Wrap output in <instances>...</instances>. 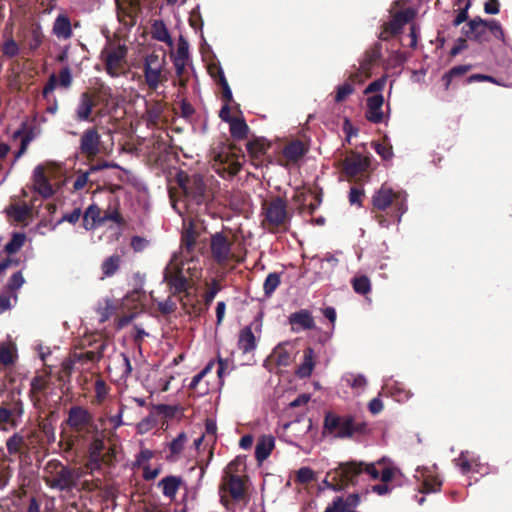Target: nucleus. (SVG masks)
Segmentation results:
<instances>
[{"label": "nucleus", "mask_w": 512, "mask_h": 512, "mask_svg": "<svg viewBox=\"0 0 512 512\" xmlns=\"http://www.w3.org/2000/svg\"><path fill=\"white\" fill-rule=\"evenodd\" d=\"M406 202L405 192H395L391 187L383 184L372 196L371 212L381 227L388 228L401 221L403 214L407 211Z\"/></svg>", "instance_id": "obj_1"}, {"label": "nucleus", "mask_w": 512, "mask_h": 512, "mask_svg": "<svg viewBox=\"0 0 512 512\" xmlns=\"http://www.w3.org/2000/svg\"><path fill=\"white\" fill-rule=\"evenodd\" d=\"M178 188L175 191H170L172 207L183 218V225L185 233L183 241L187 249L192 246V218L190 217L191 211V196H190V179L187 174L180 171L176 175Z\"/></svg>", "instance_id": "obj_2"}, {"label": "nucleus", "mask_w": 512, "mask_h": 512, "mask_svg": "<svg viewBox=\"0 0 512 512\" xmlns=\"http://www.w3.org/2000/svg\"><path fill=\"white\" fill-rule=\"evenodd\" d=\"M324 433L332 435L334 438L348 439L358 435L368 433V425L357 416L347 414L338 415L333 412H327L323 422Z\"/></svg>", "instance_id": "obj_3"}, {"label": "nucleus", "mask_w": 512, "mask_h": 512, "mask_svg": "<svg viewBox=\"0 0 512 512\" xmlns=\"http://www.w3.org/2000/svg\"><path fill=\"white\" fill-rule=\"evenodd\" d=\"M248 485L249 477L246 474L222 475L219 486L221 502L227 505V497H230L234 503L247 504L249 501Z\"/></svg>", "instance_id": "obj_4"}, {"label": "nucleus", "mask_w": 512, "mask_h": 512, "mask_svg": "<svg viewBox=\"0 0 512 512\" xmlns=\"http://www.w3.org/2000/svg\"><path fill=\"white\" fill-rule=\"evenodd\" d=\"M462 33L468 39L478 43L490 41L491 36L504 41V31L496 20H483L480 17H475L463 26Z\"/></svg>", "instance_id": "obj_5"}, {"label": "nucleus", "mask_w": 512, "mask_h": 512, "mask_svg": "<svg viewBox=\"0 0 512 512\" xmlns=\"http://www.w3.org/2000/svg\"><path fill=\"white\" fill-rule=\"evenodd\" d=\"M362 467L356 462L342 463L333 474L328 473L323 480V485L333 491H341L349 485H355L357 477L361 474Z\"/></svg>", "instance_id": "obj_6"}, {"label": "nucleus", "mask_w": 512, "mask_h": 512, "mask_svg": "<svg viewBox=\"0 0 512 512\" xmlns=\"http://www.w3.org/2000/svg\"><path fill=\"white\" fill-rule=\"evenodd\" d=\"M262 214L264 215V225H267L271 231L285 226L290 220L287 201L280 196H276L269 201L264 200L262 202Z\"/></svg>", "instance_id": "obj_7"}, {"label": "nucleus", "mask_w": 512, "mask_h": 512, "mask_svg": "<svg viewBox=\"0 0 512 512\" xmlns=\"http://www.w3.org/2000/svg\"><path fill=\"white\" fill-rule=\"evenodd\" d=\"M191 276L190 262H183L175 256L165 269L164 281L177 293L187 289Z\"/></svg>", "instance_id": "obj_8"}, {"label": "nucleus", "mask_w": 512, "mask_h": 512, "mask_svg": "<svg viewBox=\"0 0 512 512\" xmlns=\"http://www.w3.org/2000/svg\"><path fill=\"white\" fill-rule=\"evenodd\" d=\"M216 431L217 426L215 421L213 419L207 418L205 420V433H203L199 439L194 440V449L200 451L202 445L204 450L207 449V459L205 461L203 459H198L194 465V469L196 466L200 468V480L202 479L205 473V469L213 457L214 444L216 442Z\"/></svg>", "instance_id": "obj_9"}, {"label": "nucleus", "mask_w": 512, "mask_h": 512, "mask_svg": "<svg viewBox=\"0 0 512 512\" xmlns=\"http://www.w3.org/2000/svg\"><path fill=\"white\" fill-rule=\"evenodd\" d=\"M262 331V314L257 315L255 319L247 326L242 328L238 334L237 347L243 354H248L256 350Z\"/></svg>", "instance_id": "obj_10"}, {"label": "nucleus", "mask_w": 512, "mask_h": 512, "mask_svg": "<svg viewBox=\"0 0 512 512\" xmlns=\"http://www.w3.org/2000/svg\"><path fill=\"white\" fill-rule=\"evenodd\" d=\"M165 59L157 54H149L144 62L145 81L150 89L156 90L166 79L164 73Z\"/></svg>", "instance_id": "obj_11"}, {"label": "nucleus", "mask_w": 512, "mask_h": 512, "mask_svg": "<svg viewBox=\"0 0 512 512\" xmlns=\"http://www.w3.org/2000/svg\"><path fill=\"white\" fill-rule=\"evenodd\" d=\"M339 167L348 179H356L363 175L370 167V157L358 152L350 151L339 163Z\"/></svg>", "instance_id": "obj_12"}, {"label": "nucleus", "mask_w": 512, "mask_h": 512, "mask_svg": "<svg viewBox=\"0 0 512 512\" xmlns=\"http://www.w3.org/2000/svg\"><path fill=\"white\" fill-rule=\"evenodd\" d=\"M126 54L127 50L123 46L106 48L102 51L106 72L111 77H118L124 72Z\"/></svg>", "instance_id": "obj_13"}, {"label": "nucleus", "mask_w": 512, "mask_h": 512, "mask_svg": "<svg viewBox=\"0 0 512 512\" xmlns=\"http://www.w3.org/2000/svg\"><path fill=\"white\" fill-rule=\"evenodd\" d=\"M414 16L415 12L411 8L398 11L394 14L391 20L383 24L379 38L386 41L391 37L396 36L401 32L403 26L409 23L414 18Z\"/></svg>", "instance_id": "obj_14"}, {"label": "nucleus", "mask_w": 512, "mask_h": 512, "mask_svg": "<svg viewBox=\"0 0 512 512\" xmlns=\"http://www.w3.org/2000/svg\"><path fill=\"white\" fill-rule=\"evenodd\" d=\"M232 243L222 232H217L211 236L210 249L213 259L219 263L228 261L231 254Z\"/></svg>", "instance_id": "obj_15"}, {"label": "nucleus", "mask_w": 512, "mask_h": 512, "mask_svg": "<svg viewBox=\"0 0 512 512\" xmlns=\"http://www.w3.org/2000/svg\"><path fill=\"white\" fill-rule=\"evenodd\" d=\"M52 166V163H47L46 165H37L33 170V188L44 198H49L54 194L52 185L45 175V170H49L52 168Z\"/></svg>", "instance_id": "obj_16"}, {"label": "nucleus", "mask_w": 512, "mask_h": 512, "mask_svg": "<svg viewBox=\"0 0 512 512\" xmlns=\"http://www.w3.org/2000/svg\"><path fill=\"white\" fill-rule=\"evenodd\" d=\"M101 136L95 129L86 130L80 139V150L87 158H94L100 152Z\"/></svg>", "instance_id": "obj_17"}, {"label": "nucleus", "mask_w": 512, "mask_h": 512, "mask_svg": "<svg viewBox=\"0 0 512 512\" xmlns=\"http://www.w3.org/2000/svg\"><path fill=\"white\" fill-rule=\"evenodd\" d=\"M211 181L212 177L210 179H204L203 177L194 174V204H204L206 207L207 204L213 200V191L208 184V182Z\"/></svg>", "instance_id": "obj_18"}, {"label": "nucleus", "mask_w": 512, "mask_h": 512, "mask_svg": "<svg viewBox=\"0 0 512 512\" xmlns=\"http://www.w3.org/2000/svg\"><path fill=\"white\" fill-rule=\"evenodd\" d=\"M384 104V97L381 94L369 96L366 100V119L374 124H379L384 120V113L382 107Z\"/></svg>", "instance_id": "obj_19"}, {"label": "nucleus", "mask_w": 512, "mask_h": 512, "mask_svg": "<svg viewBox=\"0 0 512 512\" xmlns=\"http://www.w3.org/2000/svg\"><path fill=\"white\" fill-rule=\"evenodd\" d=\"M289 323L292 326L293 331L310 330L315 326L314 318L311 312L307 309H301L297 312L292 313L289 316Z\"/></svg>", "instance_id": "obj_20"}, {"label": "nucleus", "mask_w": 512, "mask_h": 512, "mask_svg": "<svg viewBox=\"0 0 512 512\" xmlns=\"http://www.w3.org/2000/svg\"><path fill=\"white\" fill-rule=\"evenodd\" d=\"M382 57V44L380 42H376L374 45L368 49L363 59L360 62V71L365 74L367 77L370 76L371 69L375 63H377Z\"/></svg>", "instance_id": "obj_21"}, {"label": "nucleus", "mask_w": 512, "mask_h": 512, "mask_svg": "<svg viewBox=\"0 0 512 512\" xmlns=\"http://www.w3.org/2000/svg\"><path fill=\"white\" fill-rule=\"evenodd\" d=\"M107 218V216L100 215V209L97 205L91 204L84 212L83 226L86 230H93L97 226L104 224Z\"/></svg>", "instance_id": "obj_22"}, {"label": "nucleus", "mask_w": 512, "mask_h": 512, "mask_svg": "<svg viewBox=\"0 0 512 512\" xmlns=\"http://www.w3.org/2000/svg\"><path fill=\"white\" fill-rule=\"evenodd\" d=\"M104 441L101 438H95L91 442L89 446V460L87 463V468L91 470V472L95 470H99L101 467V453L104 449Z\"/></svg>", "instance_id": "obj_23"}, {"label": "nucleus", "mask_w": 512, "mask_h": 512, "mask_svg": "<svg viewBox=\"0 0 512 512\" xmlns=\"http://www.w3.org/2000/svg\"><path fill=\"white\" fill-rule=\"evenodd\" d=\"M275 446V439L271 435H262L256 444L255 447V458L258 463H262L266 460Z\"/></svg>", "instance_id": "obj_24"}, {"label": "nucleus", "mask_w": 512, "mask_h": 512, "mask_svg": "<svg viewBox=\"0 0 512 512\" xmlns=\"http://www.w3.org/2000/svg\"><path fill=\"white\" fill-rule=\"evenodd\" d=\"M47 484L61 491L69 489L74 484L73 473L69 468L63 467L53 479L47 481Z\"/></svg>", "instance_id": "obj_25"}, {"label": "nucleus", "mask_w": 512, "mask_h": 512, "mask_svg": "<svg viewBox=\"0 0 512 512\" xmlns=\"http://www.w3.org/2000/svg\"><path fill=\"white\" fill-rule=\"evenodd\" d=\"M307 152V148L301 140H293L283 149L284 158L291 163L298 162Z\"/></svg>", "instance_id": "obj_26"}, {"label": "nucleus", "mask_w": 512, "mask_h": 512, "mask_svg": "<svg viewBox=\"0 0 512 512\" xmlns=\"http://www.w3.org/2000/svg\"><path fill=\"white\" fill-rule=\"evenodd\" d=\"M94 108V102L90 94L82 93L76 107V119L78 121H88Z\"/></svg>", "instance_id": "obj_27"}, {"label": "nucleus", "mask_w": 512, "mask_h": 512, "mask_svg": "<svg viewBox=\"0 0 512 512\" xmlns=\"http://www.w3.org/2000/svg\"><path fill=\"white\" fill-rule=\"evenodd\" d=\"M315 352L311 347H308L303 352V361L296 370V375L299 378H308L311 376L315 367Z\"/></svg>", "instance_id": "obj_28"}, {"label": "nucleus", "mask_w": 512, "mask_h": 512, "mask_svg": "<svg viewBox=\"0 0 512 512\" xmlns=\"http://www.w3.org/2000/svg\"><path fill=\"white\" fill-rule=\"evenodd\" d=\"M455 462L463 474L480 471L479 459L471 456L469 451H462Z\"/></svg>", "instance_id": "obj_29"}, {"label": "nucleus", "mask_w": 512, "mask_h": 512, "mask_svg": "<svg viewBox=\"0 0 512 512\" xmlns=\"http://www.w3.org/2000/svg\"><path fill=\"white\" fill-rule=\"evenodd\" d=\"M90 421L89 412L79 406L72 407L69 410L67 423L74 429H79L81 426L87 424Z\"/></svg>", "instance_id": "obj_30"}, {"label": "nucleus", "mask_w": 512, "mask_h": 512, "mask_svg": "<svg viewBox=\"0 0 512 512\" xmlns=\"http://www.w3.org/2000/svg\"><path fill=\"white\" fill-rule=\"evenodd\" d=\"M246 147L252 160L260 161L270 148V143L263 138H256L248 141Z\"/></svg>", "instance_id": "obj_31"}, {"label": "nucleus", "mask_w": 512, "mask_h": 512, "mask_svg": "<svg viewBox=\"0 0 512 512\" xmlns=\"http://www.w3.org/2000/svg\"><path fill=\"white\" fill-rule=\"evenodd\" d=\"M188 437L185 432L179 433L168 445L170 453L166 456L169 461H176L179 459L184 447L187 443Z\"/></svg>", "instance_id": "obj_32"}, {"label": "nucleus", "mask_w": 512, "mask_h": 512, "mask_svg": "<svg viewBox=\"0 0 512 512\" xmlns=\"http://www.w3.org/2000/svg\"><path fill=\"white\" fill-rule=\"evenodd\" d=\"M189 55V44L186 41L180 40L177 51L174 56V65L177 74L180 76L185 67V61Z\"/></svg>", "instance_id": "obj_33"}, {"label": "nucleus", "mask_w": 512, "mask_h": 512, "mask_svg": "<svg viewBox=\"0 0 512 512\" xmlns=\"http://www.w3.org/2000/svg\"><path fill=\"white\" fill-rule=\"evenodd\" d=\"M181 484V479L175 476H167L159 482L162 493L169 498H174Z\"/></svg>", "instance_id": "obj_34"}, {"label": "nucleus", "mask_w": 512, "mask_h": 512, "mask_svg": "<svg viewBox=\"0 0 512 512\" xmlns=\"http://www.w3.org/2000/svg\"><path fill=\"white\" fill-rule=\"evenodd\" d=\"M471 65H457L452 67L442 76L445 91H448L454 78L465 75L471 70Z\"/></svg>", "instance_id": "obj_35"}, {"label": "nucleus", "mask_w": 512, "mask_h": 512, "mask_svg": "<svg viewBox=\"0 0 512 512\" xmlns=\"http://www.w3.org/2000/svg\"><path fill=\"white\" fill-rule=\"evenodd\" d=\"M54 34L63 39H67L71 36L72 30H71V24L69 19L64 15H59L54 23L53 26Z\"/></svg>", "instance_id": "obj_36"}, {"label": "nucleus", "mask_w": 512, "mask_h": 512, "mask_svg": "<svg viewBox=\"0 0 512 512\" xmlns=\"http://www.w3.org/2000/svg\"><path fill=\"white\" fill-rule=\"evenodd\" d=\"M229 124H230V133L233 138L242 140L247 137L249 128L243 119L235 118Z\"/></svg>", "instance_id": "obj_37"}, {"label": "nucleus", "mask_w": 512, "mask_h": 512, "mask_svg": "<svg viewBox=\"0 0 512 512\" xmlns=\"http://www.w3.org/2000/svg\"><path fill=\"white\" fill-rule=\"evenodd\" d=\"M120 266V256L112 255L105 259V261L101 265L103 277H111L113 276Z\"/></svg>", "instance_id": "obj_38"}, {"label": "nucleus", "mask_w": 512, "mask_h": 512, "mask_svg": "<svg viewBox=\"0 0 512 512\" xmlns=\"http://www.w3.org/2000/svg\"><path fill=\"white\" fill-rule=\"evenodd\" d=\"M351 284L357 294L366 295L371 291V282L366 275L354 277Z\"/></svg>", "instance_id": "obj_39"}, {"label": "nucleus", "mask_w": 512, "mask_h": 512, "mask_svg": "<svg viewBox=\"0 0 512 512\" xmlns=\"http://www.w3.org/2000/svg\"><path fill=\"white\" fill-rule=\"evenodd\" d=\"M441 485H442V481L439 479L438 476L427 475L423 480L422 488L420 489V492H422V493L437 492L440 490Z\"/></svg>", "instance_id": "obj_40"}, {"label": "nucleus", "mask_w": 512, "mask_h": 512, "mask_svg": "<svg viewBox=\"0 0 512 512\" xmlns=\"http://www.w3.org/2000/svg\"><path fill=\"white\" fill-rule=\"evenodd\" d=\"M281 283L280 275L276 272L268 274L266 277L263 290L266 296H271Z\"/></svg>", "instance_id": "obj_41"}, {"label": "nucleus", "mask_w": 512, "mask_h": 512, "mask_svg": "<svg viewBox=\"0 0 512 512\" xmlns=\"http://www.w3.org/2000/svg\"><path fill=\"white\" fill-rule=\"evenodd\" d=\"M16 358V347L14 344L0 346V362L4 365H9L14 362Z\"/></svg>", "instance_id": "obj_42"}, {"label": "nucleus", "mask_w": 512, "mask_h": 512, "mask_svg": "<svg viewBox=\"0 0 512 512\" xmlns=\"http://www.w3.org/2000/svg\"><path fill=\"white\" fill-rule=\"evenodd\" d=\"M26 240V236L23 233L13 234L11 240L5 245V251L9 254L16 253L21 249Z\"/></svg>", "instance_id": "obj_43"}, {"label": "nucleus", "mask_w": 512, "mask_h": 512, "mask_svg": "<svg viewBox=\"0 0 512 512\" xmlns=\"http://www.w3.org/2000/svg\"><path fill=\"white\" fill-rule=\"evenodd\" d=\"M152 34L153 37L162 42H168L170 40V35L165 27L163 21L156 20L152 25Z\"/></svg>", "instance_id": "obj_44"}, {"label": "nucleus", "mask_w": 512, "mask_h": 512, "mask_svg": "<svg viewBox=\"0 0 512 512\" xmlns=\"http://www.w3.org/2000/svg\"><path fill=\"white\" fill-rule=\"evenodd\" d=\"M354 92V87L351 83L345 82L337 87L335 93V102H343L349 95Z\"/></svg>", "instance_id": "obj_45"}, {"label": "nucleus", "mask_w": 512, "mask_h": 512, "mask_svg": "<svg viewBox=\"0 0 512 512\" xmlns=\"http://www.w3.org/2000/svg\"><path fill=\"white\" fill-rule=\"evenodd\" d=\"M24 442V439L21 435L19 434H14L13 436H11L8 440H7V443H6V446H7V450L10 454H16L19 452L20 450V447L22 446Z\"/></svg>", "instance_id": "obj_46"}, {"label": "nucleus", "mask_w": 512, "mask_h": 512, "mask_svg": "<svg viewBox=\"0 0 512 512\" xmlns=\"http://www.w3.org/2000/svg\"><path fill=\"white\" fill-rule=\"evenodd\" d=\"M28 208L26 206H11L7 209V214L11 217H13L16 221H23L27 214H28Z\"/></svg>", "instance_id": "obj_47"}, {"label": "nucleus", "mask_w": 512, "mask_h": 512, "mask_svg": "<svg viewBox=\"0 0 512 512\" xmlns=\"http://www.w3.org/2000/svg\"><path fill=\"white\" fill-rule=\"evenodd\" d=\"M315 190L309 188L307 190L298 191L294 196V201L299 204L300 209H307V200L312 197Z\"/></svg>", "instance_id": "obj_48"}, {"label": "nucleus", "mask_w": 512, "mask_h": 512, "mask_svg": "<svg viewBox=\"0 0 512 512\" xmlns=\"http://www.w3.org/2000/svg\"><path fill=\"white\" fill-rule=\"evenodd\" d=\"M375 151L383 160H390L393 157L392 146L388 143H376Z\"/></svg>", "instance_id": "obj_49"}, {"label": "nucleus", "mask_w": 512, "mask_h": 512, "mask_svg": "<svg viewBox=\"0 0 512 512\" xmlns=\"http://www.w3.org/2000/svg\"><path fill=\"white\" fill-rule=\"evenodd\" d=\"M218 158L220 160L221 163L227 165V166H224L223 167V170L226 171L228 173L229 176H235L241 169V165L238 161H224L223 160V155L222 154H219L218 155Z\"/></svg>", "instance_id": "obj_50"}, {"label": "nucleus", "mask_w": 512, "mask_h": 512, "mask_svg": "<svg viewBox=\"0 0 512 512\" xmlns=\"http://www.w3.org/2000/svg\"><path fill=\"white\" fill-rule=\"evenodd\" d=\"M324 512H357L354 510L346 509V505L344 503V499L342 497H336L332 504L329 505Z\"/></svg>", "instance_id": "obj_51"}, {"label": "nucleus", "mask_w": 512, "mask_h": 512, "mask_svg": "<svg viewBox=\"0 0 512 512\" xmlns=\"http://www.w3.org/2000/svg\"><path fill=\"white\" fill-rule=\"evenodd\" d=\"M244 465L243 459L241 457H237L226 466L223 475H240V467H244Z\"/></svg>", "instance_id": "obj_52"}, {"label": "nucleus", "mask_w": 512, "mask_h": 512, "mask_svg": "<svg viewBox=\"0 0 512 512\" xmlns=\"http://www.w3.org/2000/svg\"><path fill=\"white\" fill-rule=\"evenodd\" d=\"M365 193L362 188L352 187L349 192V202L351 205L362 206V200Z\"/></svg>", "instance_id": "obj_53"}, {"label": "nucleus", "mask_w": 512, "mask_h": 512, "mask_svg": "<svg viewBox=\"0 0 512 512\" xmlns=\"http://www.w3.org/2000/svg\"><path fill=\"white\" fill-rule=\"evenodd\" d=\"M314 480V471L309 467H302L297 471V481L300 483H309Z\"/></svg>", "instance_id": "obj_54"}, {"label": "nucleus", "mask_w": 512, "mask_h": 512, "mask_svg": "<svg viewBox=\"0 0 512 512\" xmlns=\"http://www.w3.org/2000/svg\"><path fill=\"white\" fill-rule=\"evenodd\" d=\"M220 289H221L220 285L214 280L212 282L211 287H209V289L204 294V302L207 307L210 306V304L212 303V301L214 300L215 296L220 291Z\"/></svg>", "instance_id": "obj_55"}, {"label": "nucleus", "mask_w": 512, "mask_h": 512, "mask_svg": "<svg viewBox=\"0 0 512 512\" xmlns=\"http://www.w3.org/2000/svg\"><path fill=\"white\" fill-rule=\"evenodd\" d=\"M386 84V77L383 76L371 82L364 90V94H371L383 90Z\"/></svg>", "instance_id": "obj_56"}, {"label": "nucleus", "mask_w": 512, "mask_h": 512, "mask_svg": "<svg viewBox=\"0 0 512 512\" xmlns=\"http://www.w3.org/2000/svg\"><path fill=\"white\" fill-rule=\"evenodd\" d=\"M471 7V1L467 0L465 6L459 10V13L453 20V26L457 27L468 19V10Z\"/></svg>", "instance_id": "obj_57"}, {"label": "nucleus", "mask_w": 512, "mask_h": 512, "mask_svg": "<svg viewBox=\"0 0 512 512\" xmlns=\"http://www.w3.org/2000/svg\"><path fill=\"white\" fill-rule=\"evenodd\" d=\"M208 73L210 76L218 83L219 81H222V77H225L223 69L221 66L217 63H210L207 66Z\"/></svg>", "instance_id": "obj_58"}, {"label": "nucleus", "mask_w": 512, "mask_h": 512, "mask_svg": "<svg viewBox=\"0 0 512 512\" xmlns=\"http://www.w3.org/2000/svg\"><path fill=\"white\" fill-rule=\"evenodd\" d=\"M24 282H25L24 277H23L22 273L19 271L12 275V277L9 280L8 287L11 291L18 290L22 287Z\"/></svg>", "instance_id": "obj_59"}, {"label": "nucleus", "mask_w": 512, "mask_h": 512, "mask_svg": "<svg viewBox=\"0 0 512 512\" xmlns=\"http://www.w3.org/2000/svg\"><path fill=\"white\" fill-rule=\"evenodd\" d=\"M312 197H313V201H311L307 204V211L310 215H313L315 213V211L318 209V207L320 206V204L322 202V191L321 190L319 192L315 191Z\"/></svg>", "instance_id": "obj_60"}, {"label": "nucleus", "mask_w": 512, "mask_h": 512, "mask_svg": "<svg viewBox=\"0 0 512 512\" xmlns=\"http://www.w3.org/2000/svg\"><path fill=\"white\" fill-rule=\"evenodd\" d=\"M89 176H90V172H88V171L79 173L73 183L74 190L78 191V190L83 189L89 181Z\"/></svg>", "instance_id": "obj_61"}, {"label": "nucleus", "mask_w": 512, "mask_h": 512, "mask_svg": "<svg viewBox=\"0 0 512 512\" xmlns=\"http://www.w3.org/2000/svg\"><path fill=\"white\" fill-rule=\"evenodd\" d=\"M60 85L64 88H69L72 83L71 71L68 67L63 68L59 73Z\"/></svg>", "instance_id": "obj_62"}, {"label": "nucleus", "mask_w": 512, "mask_h": 512, "mask_svg": "<svg viewBox=\"0 0 512 512\" xmlns=\"http://www.w3.org/2000/svg\"><path fill=\"white\" fill-rule=\"evenodd\" d=\"M155 419L153 417H146L137 425L138 432L144 434L155 426Z\"/></svg>", "instance_id": "obj_63"}, {"label": "nucleus", "mask_w": 512, "mask_h": 512, "mask_svg": "<svg viewBox=\"0 0 512 512\" xmlns=\"http://www.w3.org/2000/svg\"><path fill=\"white\" fill-rule=\"evenodd\" d=\"M19 48L17 43L10 39L7 40L3 45V53L9 57H13L18 54Z\"/></svg>", "instance_id": "obj_64"}]
</instances>
